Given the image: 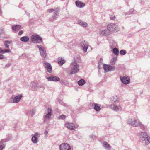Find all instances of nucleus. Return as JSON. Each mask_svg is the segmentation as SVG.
I'll use <instances>...</instances> for the list:
<instances>
[{
  "label": "nucleus",
  "mask_w": 150,
  "mask_h": 150,
  "mask_svg": "<svg viewBox=\"0 0 150 150\" xmlns=\"http://www.w3.org/2000/svg\"><path fill=\"white\" fill-rule=\"evenodd\" d=\"M44 115L43 117V121L44 123L47 122L49 120L52 116V109L48 108L44 112Z\"/></svg>",
  "instance_id": "obj_1"
},
{
  "label": "nucleus",
  "mask_w": 150,
  "mask_h": 150,
  "mask_svg": "<svg viewBox=\"0 0 150 150\" xmlns=\"http://www.w3.org/2000/svg\"><path fill=\"white\" fill-rule=\"evenodd\" d=\"M140 121L135 118L129 119L127 121V123L130 125L134 127L139 126Z\"/></svg>",
  "instance_id": "obj_2"
},
{
  "label": "nucleus",
  "mask_w": 150,
  "mask_h": 150,
  "mask_svg": "<svg viewBox=\"0 0 150 150\" xmlns=\"http://www.w3.org/2000/svg\"><path fill=\"white\" fill-rule=\"evenodd\" d=\"M70 67H71L70 74H72L76 73H77L79 70V66L77 63L73 62L71 63L70 65Z\"/></svg>",
  "instance_id": "obj_3"
},
{
  "label": "nucleus",
  "mask_w": 150,
  "mask_h": 150,
  "mask_svg": "<svg viewBox=\"0 0 150 150\" xmlns=\"http://www.w3.org/2000/svg\"><path fill=\"white\" fill-rule=\"evenodd\" d=\"M22 96V95L19 94L16 96L14 97H12L9 99L8 103H18L19 102Z\"/></svg>",
  "instance_id": "obj_4"
},
{
  "label": "nucleus",
  "mask_w": 150,
  "mask_h": 150,
  "mask_svg": "<svg viewBox=\"0 0 150 150\" xmlns=\"http://www.w3.org/2000/svg\"><path fill=\"white\" fill-rule=\"evenodd\" d=\"M31 39L33 43L36 44L40 43L42 41V38L37 34L32 35Z\"/></svg>",
  "instance_id": "obj_5"
},
{
  "label": "nucleus",
  "mask_w": 150,
  "mask_h": 150,
  "mask_svg": "<svg viewBox=\"0 0 150 150\" xmlns=\"http://www.w3.org/2000/svg\"><path fill=\"white\" fill-rule=\"evenodd\" d=\"M141 137L142 141H145L146 144H148L150 143V138L149 137L146 133L142 132L141 134Z\"/></svg>",
  "instance_id": "obj_6"
},
{
  "label": "nucleus",
  "mask_w": 150,
  "mask_h": 150,
  "mask_svg": "<svg viewBox=\"0 0 150 150\" xmlns=\"http://www.w3.org/2000/svg\"><path fill=\"white\" fill-rule=\"evenodd\" d=\"M59 10L58 7H57L55 8V11L54 12V15L51 17L49 18L50 21L53 22L54 20H56L59 16Z\"/></svg>",
  "instance_id": "obj_7"
},
{
  "label": "nucleus",
  "mask_w": 150,
  "mask_h": 150,
  "mask_svg": "<svg viewBox=\"0 0 150 150\" xmlns=\"http://www.w3.org/2000/svg\"><path fill=\"white\" fill-rule=\"evenodd\" d=\"M60 150H71V147L70 145L67 143H63L59 146Z\"/></svg>",
  "instance_id": "obj_8"
},
{
  "label": "nucleus",
  "mask_w": 150,
  "mask_h": 150,
  "mask_svg": "<svg viewBox=\"0 0 150 150\" xmlns=\"http://www.w3.org/2000/svg\"><path fill=\"white\" fill-rule=\"evenodd\" d=\"M37 47L39 49L41 55L43 58H45L46 56V53L44 47L39 45H37Z\"/></svg>",
  "instance_id": "obj_9"
},
{
  "label": "nucleus",
  "mask_w": 150,
  "mask_h": 150,
  "mask_svg": "<svg viewBox=\"0 0 150 150\" xmlns=\"http://www.w3.org/2000/svg\"><path fill=\"white\" fill-rule=\"evenodd\" d=\"M107 28L108 30H109L110 33L111 32H114L117 30V25L113 24H108L107 25Z\"/></svg>",
  "instance_id": "obj_10"
},
{
  "label": "nucleus",
  "mask_w": 150,
  "mask_h": 150,
  "mask_svg": "<svg viewBox=\"0 0 150 150\" xmlns=\"http://www.w3.org/2000/svg\"><path fill=\"white\" fill-rule=\"evenodd\" d=\"M120 78L121 81L125 84H127L130 83V79L128 76H120Z\"/></svg>",
  "instance_id": "obj_11"
},
{
  "label": "nucleus",
  "mask_w": 150,
  "mask_h": 150,
  "mask_svg": "<svg viewBox=\"0 0 150 150\" xmlns=\"http://www.w3.org/2000/svg\"><path fill=\"white\" fill-rule=\"evenodd\" d=\"M46 79L49 81H57L60 80V78L57 76H54L53 75H51L48 77H47Z\"/></svg>",
  "instance_id": "obj_12"
},
{
  "label": "nucleus",
  "mask_w": 150,
  "mask_h": 150,
  "mask_svg": "<svg viewBox=\"0 0 150 150\" xmlns=\"http://www.w3.org/2000/svg\"><path fill=\"white\" fill-rule=\"evenodd\" d=\"M81 45L82 47L83 48V50L85 52L87 51V50L88 48V45L87 42L85 41H82L81 43Z\"/></svg>",
  "instance_id": "obj_13"
},
{
  "label": "nucleus",
  "mask_w": 150,
  "mask_h": 150,
  "mask_svg": "<svg viewBox=\"0 0 150 150\" xmlns=\"http://www.w3.org/2000/svg\"><path fill=\"white\" fill-rule=\"evenodd\" d=\"M44 63L45 64L44 66L45 68H46L47 70V71L49 73H51L52 71V67L50 64L45 62H44Z\"/></svg>",
  "instance_id": "obj_14"
},
{
  "label": "nucleus",
  "mask_w": 150,
  "mask_h": 150,
  "mask_svg": "<svg viewBox=\"0 0 150 150\" xmlns=\"http://www.w3.org/2000/svg\"><path fill=\"white\" fill-rule=\"evenodd\" d=\"M75 4L76 6L79 8H82L84 7L85 4L79 0L75 1Z\"/></svg>",
  "instance_id": "obj_15"
},
{
  "label": "nucleus",
  "mask_w": 150,
  "mask_h": 150,
  "mask_svg": "<svg viewBox=\"0 0 150 150\" xmlns=\"http://www.w3.org/2000/svg\"><path fill=\"white\" fill-rule=\"evenodd\" d=\"M65 126L69 129L70 130H73L75 126L74 124L71 123H67L65 124Z\"/></svg>",
  "instance_id": "obj_16"
},
{
  "label": "nucleus",
  "mask_w": 150,
  "mask_h": 150,
  "mask_svg": "<svg viewBox=\"0 0 150 150\" xmlns=\"http://www.w3.org/2000/svg\"><path fill=\"white\" fill-rule=\"evenodd\" d=\"M108 107L110 108L115 111H117L119 110L120 108L118 107L114 104H111L108 105Z\"/></svg>",
  "instance_id": "obj_17"
},
{
  "label": "nucleus",
  "mask_w": 150,
  "mask_h": 150,
  "mask_svg": "<svg viewBox=\"0 0 150 150\" xmlns=\"http://www.w3.org/2000/svg\"><path fill=\"white\" fill-rule=\"evenodd\" d=\"M92 106L96 111H99L101 109V108L98 104L93 103L92 104Z\"/></svg>",
  "instance_id": "obj_18"
},
{
  "label": "nucleus",
  "mask_w": 150,
  "mask_h": 150,
  "mask_svg": "<svg viewBox=\"0 0 150 150\" xmlns=\"http://www.w3.org/2000/svg\"><path fill=\"white\" fill-rule=\"evenodd\" d=\"M103 145L107 150H110L111 149V146L106 142H103Z\"/></svg>",
  "instance_id": "obj_19"
},
{
  "label": "nucleus",
  "mask_w": 150,
  "mask_h": 150,
  "mask_svg": "<svg viewBox=\"0 0 150 150\" xmlns=\"http://www.w3.org/2000/svg\"><path fill=\"white\" fill-rule=\"evenodd\" d=\"M109 30L107 29H105L104 30L101 31V34L104 36H107L110 34Z\"/></svg>",
  "instance_id": "obj_20"
},
{
  "label": "nucleus",
  "mask_w": 150,
  "mask_h": 150,
  "mask_svg": "<svg viewBox=\"0 0 150 150\" xmlns=\"http://www.w3.org/2000/svg\"><path fill=\"white\" fill-rule=\"evenodd\" d=\"M58 64L61 66L65 63V61L64 60V58L59 57L58 59Z\"/></svg>",
  "instance_id": "obj_21"
},
{
  "label": "nucleus",
  "mask_w": 150,
  "mask_h": 150,
  "mask_svg": "<svg viewBox=\"0 0 150 150\" xmlns=\"http://www.w3.org/2000/svg\"><path fill=\"white\" fill-rule=\"evenodd\" d=\"M20 25H14L12 27V29L15 31H18L21 28Z\"/></svg>",
  "instance_id": "obj_22"
},
{
  "label": "nucleus",
  "mask_w": 150,
  "mask_h": 150,
  "mask_svg": "<svg viewBox=\"0 0 150 150\" xmlns=\"http://www.w3.org/2000/svg\"><path fill=\"white\" fill-rule=\"evenodd\" d=\"M78 23L81 26L83 27H87L88 25V24L86 23L81 20L78 21Z\"/></svg>",
  "instance_id": "obj_23"
},
{
  "label": "nucleus",
  "mask_w": 150,
  "mask_h": 150,
  "mask_svg": "<svg viewBox=\"0 0 150 150\" xmlns=\"http://www.w3.org/2000/svg\"><path fill=\"white\" fill-rule=\"evenodd\" d=\"M20 40L22 42H27L29 41V38L28 36H24L21 37Z\"/></svg>",
  "instance_id": "obj_24"
},
{
  "label": "nucleus",
  "mask_w": 150,
  "mask_h": 150,
  "mask_svg": "<svg viewBox=\"0 0 150 150\" xmlns=\"http://www.w3.org/2000/svg\"><path fill=\"white\" fill-rule=\"evenodd\" d=\"M12 43V41L11 40H6L4 42V44L5 47L7 48H9V45L8 44H10Z\"/></svg>",
  "instance_id": "obj_25"
},
{
  "label": "nucleus",
  "mask_w": 150,
  "mask_h": 150,
  "mask_svg": "<svg viewBox=\"0 0 150 150\" xmlns=\"http://www.w3.org/2000/svg\"><path fill=\"white\" fill-rule=\"evenodd\" d=\"M111 100L112 102L116 103L117 101H118V98L117 96H115L112 97Z\"/></svg>",
  "instance_id": "obj_26"
},
{
  "label": "nucleus",
  "mask_w": 150,
  "mask_h": 150,
  "mask_svg": "<svg viewBox=\"0 0 150 150\" xmlns=\"http://www.w3.org/2000/svg\"><path fill=\"white\" fill-rule=\"evenodd\" d=\"M85 83V81L83 79H81L79 80L78 82V83L79 86H82Z\"/></svg>",
  "instance_id": "obj_27"
},
{
  "label": "nucleus",
  "mask_w": 150,
  "mask_h": 150,
  "mask_svg": "<svg viewBox=\"0 0 150 150\" xmlns=\"http://www.w3.org/2000/svg\"><path fill=\"white\" fill-rule=\"evenodd\" d=\"M109 65H107L105 64H103V68L105 72H108L107 70L109 69Z\"/></svg>",
  "instance_id": "obj_28"
},
{
  "label": "nucleus",
  "mask_w": 150,
  "mask_h": 150,
  "mask_svg": "<svg viewBox=\"0 0 150 150\" xmlns=\"http://www.w3.org/2000/svg\"><path fill=\"white\" fill-rule=\"evenodd\" d=\"M139 126L140 129L143 130H145L146 129V126L144 125L141 122H140Z\"/></svg>",
  "instance_id": "obj_29"
},
{
  "label": "nucleus",
  "mask_w": 150,
  "mask_h": 150,
  "mask_svg": "<svg viewBox=\"0 0 150 150\" xmlns=\"http://www.w3.org/2000/svg\"><path fill=\"white\" fill-rule=\"evenodd\" d=\"M31 140L34 143H36L38 142L37 137L35 136H33Z\"/></svg>",
  "instance_id": "obj_30"
},
{
  "label": "nucleus",
  "mask_w": 150,
  "mask_h": 150,
  "mask_svg": "<svg viewBox=\"0 0 150 150\" xmlns=\"http://www.w3.org/2000/svg\"><path fill=\"white\" fill-rule=\"evenodd\" d=\"M134 10L133 9H131L129 12H125L124 13V15H130L131 14H132L134 13Z\"/></svg>",
  "instance_id": "obj_31"
},
{
  "label": "nucleus",
  "mask_w": 150,
  "mask_h": 150,
  "mask_svg": "<svg viewBox=\"0 0 150 150\" xmlns=\"http://www.w3.org/2000/svg\"><path fill=\"white\" fill-rule=\"evenodd\" d=\"M113 52L116 55H118L119 54V50L116 48H115L113 49Z\"/></svg>",
  "instance_id": "obj_32"
},
{
  "label": "nucleus",
  "mask_w": 150,
  "mask_h": 150,
  "mask_svg": "<svg viewBox=\"0 0 150 150\" xmlns=\"http://www.w3.org/2000/svg\"><path fill=\"white\" fill-rule=\"evenodd\" d=\"M117 57L113 58L111 61V64L112 65L115 64V62L117 60Z\"/></svg>",
  "instance_id": "obj_33"
},
{
  "label": "nucleus",
  "mask_w": 150,
  "mask_h": 150,
  "mask_svg": "<svg viewBox=\"0 0 150 150\" xmlns=\"http://www.w3.org/2000/svg\"><path fill=\"white\" fill-rule=\"evenodd\" d=\"M115 67L114 66H112L110 65H109V68L108 70H107L108 72L109 71H112L114 70L115 69Z\"/></svg>",
  "instance_id": "obj_34"
},
{
  "label": "nucleus",
  "mask_w": 150,
  "mask_h": 150,
  "mask_svg": "<svg viewBox=\"0 0 150 150\" xmlns=\"http://www.w3.org/2000/svg\"><path fill=\"white\" fill-rule=\"evenodd\" d=\"M126 53V51L125 50H122L120 51V54L122 55H124Z\"/></svg>",
  "instance_id": "obj_35"
},
{
  "label": "nucleus",
  "mask_w": 150,
  "mask_h": 150,
  "mask_svg": "<svg viewBox=\"0 0 150 150\" xmlns=\"http://www.w3.org/2000/svg\"><path fill=\"white\" fill-rule=\"evenodd\" d=\"M60 83L62 85H65L67 84V82L64 80H62L60 81Z\"/></svg>",
  "instance_id": "obj_36"
},
{
  "label": "nucleus",
  "mask_w": 150,
  "mask_h": 150,
  "mask_svg": "<svg viewBox=\"0 0 150 150\" xmlns=\"http://www.w3.org/2000/svg\"><path fill=\"white\" fill-rule=\"evenodd\" d=\"M102 64V63L101 62H98V68L100 69L101 67V65Z\"/></svg>",
  "instance_id": "obj_37"
},
{
  "label": "nucleus",
  "mask_w": 150,
  "mask_h": 150,
  "mask_svg": "<svg viewBox=\"0 0 150 150\" xmlns=\"http://www.w3.org/2000/svg\"><path fill=\"white\" fill-rule=\"evenodd\" d=\"M8 141V140L7 139H2L0 142V144H1L2 143L7 142Z\"/></svg>",
  "instance_id": "obj_38"
},
{
  "label": "nucleus",
  "mask_w": 150,
  "mask_h": 150,
  "mask_svg": "<svg viewBox=\"0 0 150 150\" xmlns=\"http://www.w3.org/2000/svg\"><path fill=\"white\" fill-rule=\"evenodd\" d=\"M35 108H34L33 109L31 113V116H32L33 115H34L35 112Z\"/></svg>",
  "instance_id": "obj_39"
},
{
  "label": "nucleus",
  "mask_w": 150,
  "mask_h": 150,
  "mask_svg": "<svg viewBox=\"0 0 150 150\" xmlns=\"http://www.w3.org/2000/svg\"><path fill=\"white\" fill-rule=\"evenodd\" d=\"M55 9H50L47 10V11L48 12L50 13L52 12L53 11H54H54H55Z\"/></svg>",
  "instance_id": "obj_40"
},
{
  "label": "nucleus",
  "mask_w": 150,
  "mask_h": 150,
  "mask_svg": "<svg viewBox=\"0 0 150 150\" xmlns=\"http://www.w3.org/2000/svg\"><path fill=\"white\" fill-rule=\"evenodd\" d=\"M11 52V50L9 49H6L5 50H3V54L7 52V53H10Z\"/></svg>",
  "instance_id": "obj_41"
},
{
  "label": "nucleus",
  "mask_w": 150,
  "mask_h": 150,
  "mask_svg": "<svg viewBox=\"0 0 150 150\" xmlns=\"http://www.w3.org/2000/svg\"><path fill=\"white\" fill-rule=\"evenodd\" d=\"M59 117L61 119L64 120V119L66 118V116L65 115H62L60 116Z\"/></svg>",
  "instance_id": "obj_42"
},
{
  "label": "nucleus",
  "mask_w": 150,
  "mask_h": 150,
  "mask_svg": "<svg viewBox=\"0 0 150 150\" xmlns=\"http://www.w3.org/2000/svg\"><path fill=\"white\" fill-rule=\"evenodd\" d=\"M113 47H115L117 45V44L115 42L113 41L112 42Z\"/></svg>",
  "instance_id": "obj_43"
},
{
  "label": "nucleus",
  "mask_w": 150,
  "mask_h": 150,
  "mask_svg": "<svg viewBox=\"0 0 150 150\" xmlns=\"http://www.w3.org/2000/svg\"><path fill=\"white\" fill-rule=\"evenodd\" d=\"M4 58V56L0 54V59H2Z\"/></svg>",
  "instance_id": "obj_44"
},
{
  "label": "nucleus",
  "mask_w": 150,
  "mask_h": 150,
  "mask_svg": "<svg viewBox=\"0 0 150 150\" xmlns=\"http://www.w3.org/2000/svg\"><path fill=\"white\" fill-rule=\"evenodd\" d=\"M110 19L111 20H114L115 19V17L114 16H110Z\"/></svg>",
  "instance_id": "obj_45"
},
{
  "label": "nucleus",
  "mask_w": 150,
  "mask_h": 150,
  "mask_svg": "<svg viewBox=\"0 0 150 150\" xmlns=\"http://www.w3.org/2000/svg\"><path fill=\"white\" fill-rule=\"evenodd\" d=\"M4 125H2L0 124V130L4 129Z\"/></svg>",
  "instance_id": "obj_46"
},
{
  "label": "nucleus",
  "mask_w": 150,
  "mask_h": 150,
  "mask_svg": "<svg viewBox=\"0 0 150 150\" xmlns=\"http://www.w3.org/2000/svg\"><path fill=\"white\" fill-rule=\"evenodd\" d=\"M23 33V31H22V30H21V31H20L19 32V33H18V35H21V34H22Z\"/></svg>",
  "instance_id": "obj_47"
},
{
  "label": "nucleus",
  "mask_w": 150,
  "mask_h": 150,
  "mask_svg": "<svg viewBox=\"0 0 150 150\" xmlns=\"http://www.w3.org/2000/svg\"><path fill=\"white\" fill-rule=\"evenodd\" d=\"M44 134L45 135H47L48 133V132L47 130H45L44 133Z\"/></svg>",
  "instance_id": "obj_48"
},
{
  "label": "nucleus",
  "mask_w": 150,
  "mask_h": 150,
  "mask_svg": "<svg viewBox=\"0 0 150 150\" xmlns=\"http://www.w3.org/2000/svg\"><path fill=\"white\" fill-rule=\"evenodd\" d=\"M0 53L3 54V50L1 48H0Z\"/></svg>",
  "instance_id": "obj_49"
},
{
  "label": "nucleus",
  "mask_w": 150,
  "mask_h": 150,
  "mask_svg": "<svg viewBox=\"0 0 150 150\" xmlns=\"http://www.w3.org/2000/svg\"><path fill=\"white\" fill-rule=\"evenodd\" d=\"M3 148L2 145H0V150H2Z\"/></svg>",
  "instance_id": "obj_50"
},
{
  "label": "nucleus",
  "mask_w": 150,
  "mask_h": 150,
  "mask_svg": "<svg viewBox=\"0 0 150 150\" xmlns=\"http://www.w3.org/2000/svg\"><path fill=\"white\" fill-rule=\"evenodd\" d=\"M94 137V135L92 134L90 136V138H91V139L93 138Z\"/></svg>",
  "instance_id": "obj_51"
},
{
  "label": "nucleus",
  "mask_w": 150,
  "mask_h": 150,
  "mask_svg": "<svg viewBox=\"0 0 150 150\" xmlns=\"http://www.w3.org/2000/svg\"><path fill=\"white\" fill-rule=\"evenodd\" d=\"M10 65H11V64H10L8 63L6 64V67H9V66H10Z\"/></svg>",
  "instance_id": "obj_52"
},
{
  "label": "nucleus",
  "mask_w": 150,
  "mask_h": 150,
  "mask_svg": "<svg viewBox=\"0 0 150 150\" xmlns=\"http://www.w3.org/2000/svg\"><path fill=\"white\" fill-rule=\"evenodd\" d=\"M38 133H35V135L34 136H35L36 137L38 136Z\"/></svg>",
  "instance_id": "obj_53"
},
{
  "label": "nucleus",
  "mask_w": 150,
  "mask_h": 150,
  "mask_svg": "<svg viewBox=\"0 0 150 150\" xmlns=\"http://www.w3.org/2000/svg\"><path fill=\"white\" fill-rule=\"evenodd\" d=\"M3 31V29L0 28V34H1V33H2V32Z\"/></svg>",
  "instance_id": "obj_54"
},
{
  "label": "nucleus",
  "mask_w": 150,
  "mask_h": 150,
  "mask_svg": "<svg viewBox=\"0 0 150 150\" xmlns=\"http://www.w3.org/2000/svg\"><path fill=\"white\" fill-rule=\"evenodd\" d=\"M100 62H102L103 61V59L102 58H100Z\"/></svg>",
  "instance_id": "obj_55"
},
{
  "label": "nucleus",
  "mask_w": 150,
  "mask_h": 150,
  "mask_svg": "<svg viewBox=\"0 0 150 150\" xmlns=\"http://www.w3.org/2000/svg\"><path fill=\"white\" fill-rule=\"evenodd\" d=\"M30 112L29 111V112H27L26 113V114H27V115H28V114H30Z\"/></svg>",
  "instance_id": "obj_56"
},
{
  "label": "nucleus",
  "mask_w": 150,
  "mask_h": 150,
  "mask_svg": "<svg viewBox=\"0 0 150 150\" xmlns=\"http://www.w3.org/2000/svg\"><path fill=\"white\" fill-rule=\"evenodd\" d=\"M1 10L0 9V15H1Z\"/></svg>",
  "instance_id": "obj_57"
},
{
  "label": "nucleus",
  "mask_w": 150,
  "mask_h": 150,
  "mask_svg": "<svg viewBox=\"0 0 150 150\" xmlns=\"http://www.w3.org/2000/svg\"><path fill=\"white\" fill-rule=\"evenodd\" d=\"M33 90H35V88H34Z\"/></svg>",
  "instance_id": "obj_58"
},
{
  "label": "nucleus",
  "mask_w": 150,
  "mask_h": 150,
  "mask_svg": "<svg viewBox=\"0 0 150 150\" xmlns=\"http://www.w3.org/2000/svg\"><path fill=\"white\" fill-rule=\"evenodd\" d=\"M34 83V82H33V83Z\"/></svg>",
  "instance_id": "obj_59"
}]
</instances>
